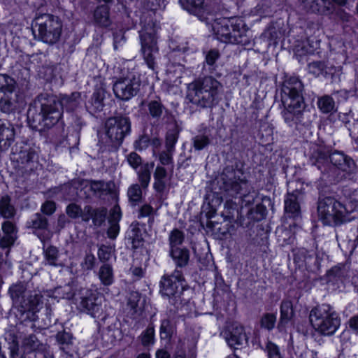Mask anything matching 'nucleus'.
I'll use <instances>...</instances> for the list:
<instances>
[{"label":"nucleus","mask_w":358,"mask_h":358,"mask_svg":"<svg viewBox=\"0 0 358 358\" xmlns=\"http://www.w3.org/2000/svg\"><path fill=\"white\" fill-rule=\"evenodd\" d=\"M127 195L129 201L134 204L139 202L142 196V191L139 185L137 184L131 185L128 189Z\"/></svg>","instance_id":"obj_38"},{"label":"nucleus","mask_w":358,"mask_h":358,"mask_svg":"<svg viewBox=\"0 0 358 358\" xmlns=\"http://www.w3.org/2000/svg\"><path fill=\"white\" fill-rule=\"evenodd\" d=\"M155 341V329L149 326L141 335V342L145 346L153 344Z\"/></svg>","instance_id":"obj_42"},{"label":"nucleus","mask_w":358,"mask_h":358,"mask_svg":"<svg viewBox=\"0 0 358 358\" xmlns=\"http://www.w3.org/2000/svg\"><path fill=\"white\" fill-rule=\"evenodd\" d=\"M0 214L5 218H9L15 215V208L10 204L8 196H3L0 200Z\"/></svg>","instance_id":"obj_31"},{"label":"nucleus","mask_w":358,"mask_h":358,"mask_svg":"<svg viewBox=\"0 0 358 358\" xmlns=\"http://www.w3.org/2000/svg\"><path fill=\"white\" fill-rule=\"evenodd\" d=\"M120 227L118 223H110L108 229V236L110 238H115L119 233Z\"/></svg>","instance_id":"obj_60"},{"label":"nucleus","mask_w":358,"mask_h":358,"mask_svg":"<svg viewBox=\"0 0 358 358\" xmlns=\"http://www.w3.org/2000/svg\"><path fill=\"white\" fill-rule=\"evenodd\" d=\"M285 210L286 213L295 217L299 214L300 206L297 193H288L285 199Z\"/></svg>","instance_id":"obj_26"},{"label":"nucleus","mask_w":358,"mask_h":358,"mask_svg":"<svg viewBox=\"0 0 358 358\" xmlns=\"http://www.w3.org/2000/svg\"><path fill=\"white\" fill-rule=\"evenodd\" d=\"M248 340V338L243 327L238 324H234L229 333L226 336V341L228 345L233 348L246 344Z\"/></svg>","instance_id":"obj_14"},{"label":"nucleus","mask_w":358,"mask_h":358,"mask_svg":"<svg viewBox=\"0 0 358 358\" xmlns=\"http://www.w3.org/2000/svg\"><path fill=\"white\" fill-rule=\"evenodd\" d=\"M57 98L62 111L64 108L66 110H72L78 106L80 99V94L79 92H73L70 96L61 94Z\"/></svg>","instance_id":"obj_24"},{"label":"nucleus","mask_w":358,"mask_h":358,"mask_svg":"<svg viewBox=\"0 0 358 358\" xmlns=\"http://www.w3.org/2000/svg\"><path fill=\"white\" fill-rule=\"evenodd\" d=\"M34 34L39 41L53 45L57 43L62 33V22L60 19L50 14L40 15L34 19Z\"/></svg>","instance_id":"obj_6"},{"label":"nucleus","mask_w":358,"mask_h":358,"mask_svg":"<svg viewBox=\"0 0 358 358\" xmlns=\"http://www.w3.org/2000/svg\"><path fill=\"white\" fill-rule=\"evenodd\" d=\"M276 317L273 314L265 315L261 321L262 326L267 329H272L275 323Z\"/></svg>","instance_id":"obj_52"},{"label":"nucleus","mask_w":358,"mask_h":358,"mask_svg":"<svg viewBox=\"0 0 358 358\" xmlns=\"http://www.w3.org/2000/svg\"><path fill=\"white\" fill-rule=\"evenodd\" d=\"M309 317L314 329L324 336L333 335L341 325L338 314L328 304L312 309Z\"/></svg>","instance_id":"obj_5"},{"label":"nucleus","mask_w":358,"mask_h":358,"mask_svg":"<svg viewBox=\"0 0 358 358\" xmlns=\"http://www.w3.org/2000/svg\"><path fill=\"white\" fill-rule=\"evenodd\" d=\"M16 83L11 77L0 74V108L3 112L12 110L17 103Z\"/></svg>","instance_id":"obj_9"},{"label":"nucleus","mask_w":358,"mask_h":358,"mask_svg":"<svg viewBox=\"0 0 358 358\" xmlns=\"http://www.w3.org/2000/svg\"><path fill=\"white\" fill-rule=\"evenodd\" d=\"M55 292L58 295H61V296H58L59 297H61L63 299H73V297L75 295L74 292H72L71 287L69 285H66L63 287L57 288L55 290Z\"/></svg>","instance_id":"obj_51"},{"label":"nucleus","mask_w":358,"mask_h":358,"mask_svg":"<svg viewBox=\"0 0 358 358\" xmlns=\"http://www.w3.org/2000/svg\"><path fill=\"white\" fill-rule=\"evenodd\" d=\"M127 161L134 169H137L142 164L141 157L134 152L127 155Z\"/></svg>","instance_id":"obj_48"},{"label":"nucleus","mask_w":358,"mask_h":358,"mask_svg":"<svg viewBox=\"0 0 358 358\" xmlns=\"http://www.w3.org/2000/svg\"><path fill=\"white\" fill-rule=\"evenodd\" d=\"M154 189L157 192H163L171 179L166 169L162 166H157L154 174Z\"/></svg>","instance_id":"obj_16"},{"label":"nucleus","mask_w":358,"mask_h":358,"mask_svg":"<svg viewBox=\"0 0 358 358\" xmlns=\"http://www.w3.org/2000/svg\"><path fill=\"white\" fill-rule=\"evenodd\" d=\"M80 306L94 317H99L102 315L103 309L101 299L96 290L86 289L83 293Z\"/></svg>","instance_id":"obj_12"},{"label":"nucleus","mask_w":358,"mask_h":358,"mask_svg":"<svg viewBox=\"0 0 358 358\" xmlns=\"http://www.w3.org/2000/svg\"><path fill=\"white\" fill-rule=\"evenodd\" d=\"M45 260L46 264L50 266H57L58 259V250L57 248L50 246L44 251Z\"/></svg>","instance_id":"obj_36"},{"label":"nucleus","mask_w":358,"mask_h":358,"mask_svg":"<svg viewBox=\"0 0 358 358\" xmlns=\"http://www.w3.org/2000/svg\"><path fill=\"white\" fill-rule=\"evenodd\" d=\"M343 270L341 266L333 267L329 271V275L330 276H334L341 278L343 275Z\"/></svg>","instance_id":"obj_63"},{"label":"nucleus","mask_w":358,"mask_h":358,"mask_svg":"<svg viewBox=\"0 0 358 358\" xmlns=\"http://www.w3.org/2000/svg\"><path fill=\"white\" fill-rule=\"evenodd\" d=\"M80 187L84 189H89L94 194L100 193L105 189V184L102 181L81 180Z\"/></svg>","instance_id":"obj_33"},{"label":"nucleus","mask_w":358,"mask_h":358,"mask_svg":"<svg viewBox=\"0 0 358 358\" xmlns=\"http://www.w3.org/2000/svg\"><path fill=\"white\" fill-rule=\"evenodd\" d=\"M349 325L353 330H358V315H355L349 320Z\"/></svg>","instance_id":"obj_64"},{"label":"nucleus","mask_w":358,"mask_h":358,"mask_svg":"<svg viewBox=\"0 0 358 358\" xmlns=\"http://www.w3.org/2000/svg\"><path fill=\"white\" fill-rule=\"evenodd\" d=\"M122 217L120 208L115 206L111 210L109 216V223H118Z\"/></svg>","instance_id":"obj_56"},{"label":"nucleus","mask_w":358,"mask_h":358,"mask_svg":"<svg viewBox=\"0 0 358 358\" xmlns=\"http://www.w3.org/2000/svg\"><path fill=\"white\" fill-rule=\"evenodd\" d=\"M150 139L147 136H142L134 143V148L138 150H143L149 145Z\"/></svg>","instance_id":"obj_57"},{"label":"nucleus","mask_w":358,"mask_h":358,"mask_svg":"<svg viewBox=\"0 0 358 358\" xmlns=\"http://www.w3.org/2000/svg\"><path fill=\"white\" fill-rule=\"evenodd\" d=\"M329 161L335 166L345 172L352 170L354 166V162L352 159L339 152H335L329 155Z\"/></svg>","instance_id":"obj_17"},{"label":"nucleus","mask_w":358,"mask_h":358,"mask_svg":"<svg viewBox=\"0 0 358 358\" xmlns=\"http://www.w3.org/2000/svg\"><path fill=\"white\" fill-rule=\"evenodd\" d=\"M219 57V52L213 50L209 51L206 57V61L208 65H213Z\"/></svg>","instance_id":"obj_59"},{"label":"nucleus","mask_w":358,"mask_h":358,"mask_svg":"<svg viewBox=\"0 0 358 358\" xmlns=\"http://www.w3.org/2000/svg\"><path fill=\"white\" fill-rule=\"evenodd\" d=\"M220 87L217 80L206 77L189 85L187 97L194 104L210 107L215 103Z\"/></svg>","instance_id":"obj_4"},{"label":"nucleus","mask_w":358,"mask_h":358,"mask_svg":"<svg viewBox=\"0 0 358 358\" xmlns=\"http://www.w3.org/2000/svg\"><path fill=\"white\" fill-rule=\"evenodd\" d=\"M141 52L148 66L154 69L155 58L159 49L157 46V38L155 29L150 31L146 28L141 33Z\"/></svg>","instance_id":"obj_11"},{"label":"nucleus","mask_w":358,"mask_h":358,"mask_svg":"<svg viewBox=\"0 0 358 358\" xmlns=\"http://www.w3.org/2000/svg\"><path fill=\"white\" fill-rule=\"evenodd\" d=\"M159 159L161 163L160 166H171V169H173V161L172 157V153L171 151L166 150L162 152L159 155Z\"/></svg>","instance_id":"obj_46"},{"label":"nucleus","mask_w":358,"mask_h":358,"mask_svg":"<svg viewBox=\"0 0 358 358\" xmlns=\"http://www.w3.org/2000/svg\"><path fill=\"white\" fill-rule=\"evenodd\" d=\"M92 103L94 104L97 109H100L102 107L103 97L101 96L99 92H94L92 96Z\"/></svg>","instance_id":"obj_62"},{"label":"nucleus","mask_w":358,"mask_h":358,"mask_svg":"<svg viewBox=\"0 0 358 358\" xmlns=\"http://www.w3.org/2000/svg\"><path fill=\"white\" fill-rule=\"evenodd\" d=\"M148 109L152 117H159L162 114L164 107L160 102L151 101L148 104Z\"/></svg>","instance_id":"obj_43"},{"label":"nucleus","mask_w":358,"mask_h":358,"mask_svg":"<svg viewBox=\"0 0 358 358\" xmlns=\"http://www.w3.org/2000/svg\"><path fill=\"white\" fill-rule=\"evenodd\" d=\"M182 7L194 15H201L205 11L203 0H180Z\"/></svg>","instance_id":"obj_27"},{"label":"nucleus","mask_w":358,"mask_h":358,"mask_svg":"<svg viewBox=\"0 0 358 358\" xmlns=\"http://www.w3.org/2000/svg\"><path fill=\"white\" fill-rule=\"evenodd\" d=\"M140 85L139 76L129 73L125 77L120 78L115 82L113 92L117 98L127 101L137 94Z\"/></svg>","instance_id":"obj_8"},{"label":"nucleus","mask_w":358,"mask_h":358,"mask_svg":"<svg viewBox=\"0 0 358 358\" xmlns=\"http://www.w3.org/2000/svg\"><path fill=\"white\" fill-rule=\"evenodd\" d=\"M15 139V129L9 122L0 123V151L7 150Z\"/></svg>","instance_id":"obj_15"},{"label":"nucleus","mask_w":358,"mask_h":358,"mask_svg":"<svg viewBox=\"0 0 358 358\" xmlns=\"http://www.w3.org/2000/svg\"><path fill=\"white\" fill-rule=\"evenodd\" d=\"M192 143L195 150H201L210 143V139L206 135H197L193 138Z\"/></svg>","instance_id":"obj_41"},{"label":"nucleus","mask_w":358,"mask_h":358,"mask_svg":"<svg viewBox=\"0 0 358 358\" xmlns=\"http://www.w3.org/2000/svg\"><path fill=\"white\" fill-rule=\"evenodd\" d=\"M184 239V236L182 231L176 229L171 231L169 236V241L171 249L178 248Z\"/></svg>","instance_id":"obj_39"},{"label":"nucleus","mask_w":358,"mask_h":358,"mask_svg":"<svg viewBox=\"0 0 358 358\" xmlns=\"http://www.w3.org/2000/svg\"><path fill=\"white\" fill-rule=\"evenodd\" d=\"M213 29L217 38L224 43H244L247 31L243 20L222 18L215 21Z\"/></svg>","instance_id":"obj_7"},{"label":"nucleus","mask_w":358,"mask_h":358,"mask_svg":"<svg viewBox=\"0 0 358 358\" xmlns=\"http://www.w3.org/2000/svg\"><path fill=\"white\" fill-rule=\"evenodd\" d=\"M97 275L101 283L104 286H110L115 281L114 271L113 266L109 264L101 265Z\"/></svg>","instance_id":"obj_23"},{"label":"nucleus","mask_w":358,"mask_h":358,"mask_svg":"<svg viewBox=\"0 0 358 358\" xmlns=\"http://www.w3.org/2000/svg\"><path fill=\"white\" fill-rule=\"evenodd\" d=\"M154 162L143 164L137 172L138 178L142 188H147L151 178V169L154 167Z\"/></svg>","instance_id":"obj_28"},{"label":"nucleus","mask_w":358,"mask_h":358,"mask_svg":"<svg viewBox=\"0 0 358 358\" xmlns=\"http://www.w3.org/2000/svg\"><path fill=\"white\" fill-rule=\"evenodd\" d=\"M41 306V299L38 296L35 295L29 300V303L24 307L25 310L32 312H36Z\"/></svg>","instance_id":"obj_49"},{"label":"nucleus","mask_w":358,"mask_h":358,"mask_svg":"<svg viewBox=\"0 0 358 358\" xmlns=\"http://www.w3.org/2000/svg\"><path fill=\"white\" fill-rule=\"evenodd\" d=\"M78 187L74 185H65L61 187V191L64 192V198L65 199H73L78 194Z\"/></svg>","instance_id":"obj_45"},{"label":"nucleus","mask_w":358,"mask_h":358,"mask_svg":"<svg viewBox=\"0 0 358 358\" xmlns=\"http://www.w3.org/2000/svg\"><path fill=\"white\" fill-rule=\"evenodd\" d=\"M95 24L101 27H108L111 21L109 16V9L107 6H101L96 8L94 13Z\"/></svg>","instance_id":"obj_25"},{"label":"nucleus","mask_w":358,"mask_h":358,"mask_svg":"<svg viewBox=\"0 0 358 358\" xmlns=\"http://www.w3.org/2000/svg\"><path fill=\"white\" fill-rule=\"evenodd\" d=\"M37 153L38 148L36 146L28 143H23L20 146L18 152L17 154L14 153V155H17L15 159L20 161L22 164H26L34 161Z\"/></svg>","instance_id":"obj_18"},{"label":"nucleus","mask_w":358,"mask_h":358,"mask_svg":"<svg viewBox=\"0 0 358 358\" xmlns=\"http://www.w3.org/2000/svg\"><path fill=\"white\" fill-rule=\"evenodd\" d=\"M265 351L268 358H284L279 346L271 341L266 343Z\"/></svg>","instance_id":"obj_35"},{"label":"nucleus","mask_w":358,"mask_h":358,"mask_svg":"<svg viewBox=\"0 0 358 358\" xmlns=\"http://www.w3.org/2000/svg\"><path fill=\"white\" fill-rule=\"evenodd\" d=\"M107 210L106 208L92 209V214L90 219H92L94 224L100 225L104 220Z\"/></svg>","instance_id":"obj_44"},{"label":"nucleus","mask_w":358,"mask_h":358,"mask_svg":"<svg viewBox=\"0 0 358 358\" xmlns=\"http://www.w3.org/2000/svg\"><path fill=\"white\" fill-rule=\"evenodd\" d=\"M300 2L303 8L308 11L324 13L330 10L327 5V0H300Z\"/></svg>","instance_id":"obj_22"},{"label":"nucleus","mask_w":358,"mask_h":358,"mask_svg":"<svg viewBox=\"0 0 358 358\" xmlns=\"http://www.w3.org/2000/svg\"><path fill=\"white\" fill-rule=\"evenodd\" d=\"M96 258L94 255L90 252L85 255L83 262L81 263V266L85 270H91L95 265Z\"/></svg>","instance_id":"obj_50"},{"label":"nucleus","mask_w":358,"mask_h":358,"mask_svg":"<svg viewBox=\"0 0 358 358\" xmlns=\"http://www.w3.org/2000/svg\"><path fill=\"white\" fill-rule=\"evenodd\" d=\"M114 255V249L109 245H101L97 252L99 259L101 262H108Z\"/></svg>","instance_id":"obj_37"},{"label":"nucleus","mask_w":358,"mask_h":358,"mask_svg":"<svg viewBox=\"0 0 358 358\" xmlns=\"http://www.w3.org/2000/svg\"><path fill=\"white\" fill-rule=\"evenodd\" d=\"M152 212L153 208L148 204H145L139 210V217H144L149 216L152 213Z\"/></svg>","instance_id":"obj_61"},{"label":"nucleus","mask_w":358,"mask_h":358,"mask_svg":"<svg viewBox=\"0 0 358 358\" xmlns=\"http://www.w3.org/2000/svg\"><path fill=\"white\" fill-rule=\"evenodd\" d=\"M174 332V327L168 319L162 320L160 326V337L164 340H169Z\"/></svg>","instance_id":"obj_34"},{"label":"nucleus","mask_w":358,"mask_h":358,"mask_svg":"<svg viewBox=\"0 0 358 358\" xmlns=\"http://www.w3.org/2000/svg\"><path fill=\"white\" fill-rule=\"evenodd\" d=\"M40 112L36 113L35 110L30 108L28 111V120L31 127L36 129H45L52 127L60 120L62 112L57 96L41 94L38 97L37 102Z\"/></svg>","instance_id":"obj_2"},{"label":"nucleus","mask_w":358,"mask_h":358,"mask_svg":"<svg viewBox=\"0 0 358 358\" xmlns=\"http://www.w3.org/2000/svg\"><path fill=\"white\" fill-rule=\"evenodd\" d=\"M242 182V180L238 182L236 180H232L231 179H229L228 181L224 182V189L226 191H233L236 193H238L241 189V183Z\"/></svg>","instance_id":"obj_54"},{"label":"nucleus","mask_w":358,"mask_h":358,"mask_svg":"<svg viewBox=\"0 0 358 358\" xmlns=\"http://www.w3.org/2000/svg\"><path fill=\"white\" fill-rule=\"evenodd\" d=\"M141 296L138 292H131L129 293L127 299V306L132 310L134 312L136 311V308L138 306Z\"/></svg>","instance_id":"obj_47"},{"label":"nucleus","mask_w":358,"mask_h":358,"mask_svg":"<svg viewBox=\"0 0 358 358\" xmlns=\"http://www.w3.org/2000/svg\"><path fill=\"white\" fill-rule=\"evenodd\" d=\"M131 123L127 117L108 118L105 123L106 134L111 142L120 144L130 132Z\"/></svg>","instance_id":"obj_10"},{"label":"nucleus","mask_w":358,"mask_h":358,"mask_svg":"<svg viewBox=\"0 0 358 358\" xmlns=\"http://www.w3.org/2000/svg\"><path fill=\"white\" fill-rule=\"evenodd\" d=\"M10 358H45V355L41 352H38L36 354H34V356L32 354L20 356L15 348H13L10 350Z\"/></svg>","instance_id":"obj_55"},{"label":"nucleus","mask_w":358,"mask_h":358,"mask_svg":"<svg viewBox=\"0 0 358 358\" xmlns=\"http://www.w3.org/2000/svg\"><path fill=\"white\" fill-rule=\"evenodd\" d=\"M324 64L320 62H312L308 65L310 73L318 76L323 73Z\"/></svg>","instance_id":"obj_53"},{"label":"nucleus","mask_w":358,"mask_h":358,"mask_svg":"<svg viewBox=\"0 0 358 358\" xmlns=\"http://www.w3.org/2000/svg\"><path fill=\"white\" fill-rule=\"evenodd\" d=\"M66 213L71 218L81 217L83 221L87 222L92 217V208L90 206H86L82 210L78 205L71 203L66 207Z\"/></svg>","instance_id":"obj_19"},{"label":"nucleus","mask_w":358,"mask_h":358,"mask_svg":"<svg viewBox=\"0 0 358 358\" xmlns=\"http://www.w3.org/2000/svg\"><path fill=\"white\" fill-rule=\"evenodd\" d=\"M56 210L55 203L53 201H48L44 203L41 206V211L48 215H50L55 213Z\"/></svg>","instance_id":"obj_58"},{"label":"nucleus","mask_w":358,"mask_h":358,"mask_svg":"<svg viewBox=\"0 0 358 358\" xmlns=\"http://www.w3.org/2000/svg\"><path fill=\"white\" fill-rule=\"evenodd\" d=\"M1 228L5 236L1 241V245L3 248L9 247L13 244L16 239V228L10 221L4 222Z\"/></svg>","instance_id":"obj_21"},{"label":"nucleus","mask_w":358,"mask_h":358,"mask_svg":"<svg viewBox=\"0 0 358 358\" xmlns=\"http://www.w3.org/2000/svg\"><path fill=\"white\" fill-rule=\"evenodd\" d=\"M357 208V202L350 201L344 205L334 198L326 197L319 201L317 212L324 224H338L350 221L352 218L350 214L355 211Z\"/></svg>","instance_id":"obj_3"},{"label":"nucleus","mask_w":358,"mask_h":358,"mask_svg":"<svg viewBox=\"0 0 358 358\" xmlns=\"http://www.w3.org/2000/svg\"><path fill=\"white\" fill-rule=\"evenodd\" d=\"M317 106L322 113H329L334 110L335 103L331 96H324L318 99Z\"/></svg>","instance_id":"obj_32"},{"label":"nucleus","mask_w":358,"mask_h":358,"mask_svg":"<svg viewBox=\"0 0 358 358\" xmlns=\"http://www.w3.org/2000/svg\"><path fill=\"white\" fill-rule=\"evenodd\" d=\"M171 257L178 266H185L189 260V251L186 249L176 248L171 250Z\"/></svg>","instance_id":"obj_29"},{"label":"nucleus","mask_w":358,"mask_h":358,"mask_svg":"<svg viewBox=\"0 0 358 358\" xmlns=\"http://www.w3.org/2000/svg\"><path fill=\"white\" fill-rule=\"evenodd\" d=\"M303 88L302 83L296 77H290L283 83L281 91V101L284 107L282 115L289 125L301 117L304 109Z\"/></svg>","instance_id":"obj_1"},{"label":"nucleus","mask_w":358,"mask_h":358,"mask_svg":"<svg viewBox=\"0 0 358 358\" xmlns=\"http://www.w3.org/2000/svg\"><path fill=\"white\" fill-rule=\"evenodd\" d=\"M22 349V355L32 354L34 356V354H36L38 352L45 354V347L39 343L34 335H29L24 338Z\"/></svg>","instance_id":"obj_20"},{"label":"nucleus","mask_w":358,"mask_h":358,"mask_svg":"<svg viewBox=\"0 0 358 358\" xmlns=\"http://www.w3.org/2000/svg\"><path fill=\"white\" fill-rule=\"evenodd\" d=\"M293 315L292 303L289 301H283L280 306V321L279 328L287 323Z\"/></svg>","instance_id":"obj_30"},{"label":"nucleus","mask_w":358,"mask_h":358,"mask_svg":"<svg viewBox=\"0 0 358 358\" xmlns=\"http://www.w3.org/2000/svg\"><path fill=\"white\" fill-rule=\"evenodd\" d=\"M183 278L179 271L169 276H164L161 280V292L168 297L177 296L183 289Z\"/></svg>","instance_id":"obj_13"},{"label":"nucleus","mask_w":358,"mask_h":358,"mask_svg":"<svg viewBox=\"0 0 358 358\" xmlns=\"http://www.w3.org/2000/svg\"><path fill=\"white\" fill-rule=\"evenodd\" d=\"M30 226L36 229H45L48 227V220L37 213L31 218Z\"/></svg>","instance_id":"obj_40"}]
</instances>
